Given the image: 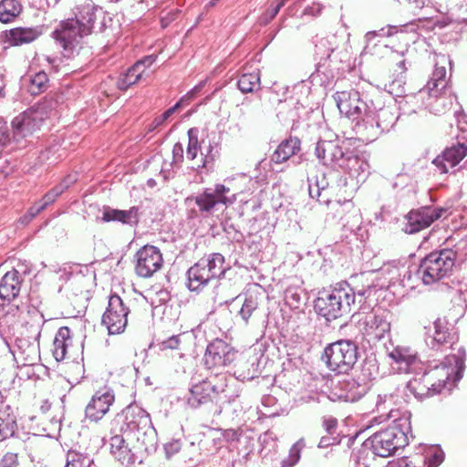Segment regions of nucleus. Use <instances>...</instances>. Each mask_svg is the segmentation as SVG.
I'll return each instance as SVG.
<instances>
[{
	"label": "nucleus",
	"mask_w": 467,
	"mask_h": 467,
	"mask_svg": "<svg viewBox=\"0 0 467 467\" xmlns=\"http://www.w3.org/2000/svg\"><path fill=\"white\" fill-rule=\"evenodd\" d=\"M98 12L101 15L100 10L92 5H84L78 8L75 18L61 22L53 32L65 57L74 56L81 48L84 37L91 33Z\"/></svg>",
	"instance_id": "f257e3e1"
},
{
	"label": "nucleus",
	"mask_w": 467,
	"mask_h": 467,
	"mask_svg": "<svg viewBox=\"0 0 467 467\" xmlns=\"http://www.w3.org/2000/svg\"><path fill=\"white\" fill-rule=\"evenodd\" d=\"M378 285L368 284L365 287L358 289L357 295L362 297H368L377 289ZM356 293L347 284H341L330 291H323L315 301L317 313L327 320L337 319L343 315L348 314L351 305L355 303Z\"/></svg>",
	"instance_id": "f03ea898"
},
{
	"label": "nucleus",
	"mask_w": 467,
	"mask_h": 467,
	"mask_svg": "<svg viewBox=\"0 0 467 467\" xmlns=\"http://www.w3.org/2000/svg\"><path fill=\"white\" fill-rule=\"evenodd\" d=\"M410 414L406 411L393 424L385 430L374 433L365 443V449H370L374 455L389 457L399 448L408 443V433L410 431Z\"/></svg>",
	"instance_id": "7ed1b4c3"
},
{
	"label": "nucleus",
	"mask_w": 467,
	"mask_h": 467,
	"mask_svg": "<svg viewBox=\"0 0 467 467\" xmlns=\"http://www.w3.org/2000/svg\"><path fill=\"white\" fill-rule=\"evenodd\" d=\"M397 119L393 106L379 107V102L376 104L371 100L361 120H358L353 129L363 140L373 141L384 132H389Z\"/></svg>",
	"instance_id": "20e7f679"
},
{
	"label": "nucleus",
	"mask_w": 467,
	"mask_h": 467,
	"mask_svg": "<svg viewBox=\"0 0 467 467\" xmlns=\"http://www.w3.org/2000/svg\"><path fill=\"white\" fill-rule=\"evenodd\" d=\"M457 254L451 249L434 251L420 262L418 274L425 285H431L452 275Z\"/></svg>",
	"instance_id": "39448f33"
},
{
	"label": "nucleus",
	"mask_w": 467,
	"mask_h": 467,
	"mask_svg": "<svg viewBox=\"0 0 467 467\" xmlns=\"http://www.w3.org/2000/svg\"><path fill=\"white\" fill-rule=\"evenodd\" d=\"M47 118L44 107L29 109L14 118L11 122L13 141L16 147L26 146L28 139L39 130Z\"/></svg>",
	"instance_id": "423d86ee"
},
{
	"label": "nucleus",
	"mask_w": 467,
	"mask_h": 467,
	"mask_svg": "<svg viewBox=\"0 0 467 467\" xmlns=\"http://www.w3.org/2000/svg\"><path fill=\"white\" fill-rule=\"evenodd\" d=\"M358 347L351 340H338L325 348L327 367L338 373L351 369L358 359Z\"/></svg>",
	"instance_id": "0eeeda50"
},
{
	"label": "nucleus",
	"mask_w": 467,
	"mask_h": 467,
	"mask_svg": "<svg viewBox=\"0 0 467 467\" xmlns=\"http://www.w3.org/2000/svg\"><path fill=\"white\" fill-rule=\"evenodd\" d=\"M462 366L463 360L460 357L449 355L440 366H435L424 373L427 381L432 382V390L440 393L449 380L453 379L455 381L462 378Z\"/></svg>",
	"instance_id": "6e6552de"
},
{
	"label": "nucleus",
	"mask_w": 467,
	"mask_h": 467,
	"mask_svg": "<svg viewBox=\"0 0 467 467\" xmlns=\"http://www.w3.org/2000/svg\"><path fill=\"white\" fill-rule=\"evenodd\" d=\"M333 98L339 112L355 123L361 120L369 104L364 101L359 92L355 89L337 91Z\"/></svg>",
	"instance_id": "1a4fd4ad"
},
{
	"label": "nucleus",
	"mask_w": 467,
	"mask_h": 467,
	"mask_svg": "<svg viewBox=\"0 0 467 467\" xmlns=\"http://www.w3.org/2000/svg\"><path fill=\"white\" fill-rule=\"evenodd\" d=\"M462 131L456 145L447 148L441 155L437 156L432 164L440 173H447L449 169L454 168L467 155V123L459 126Z\"/></svg>",
	"instance_id": "9d476101"
},
{
	"label": "nucleus",
	"mask_w": 467,
	"mask_h": 467,
	"mask_svg": "<svg viewBox=\"0 0 467 467\" xmlns=\"http://www.w3.org/2000/svg\"><path fill=\"white\" fill-rule=\"evenodd\" d=\"M129 312V308L125 306L119 296L113 295L109 297L107 310L102 316V324L110 335L124 332L128 323Z\"/></svg>",
	"instance_id": "9b49d317"
},
{
	"label": "nucleus",
	"mask_w": 467,
	"mask_h": 467,
	"mask_svg": "<svg viewBox=\"0 0 467 467\" xmlns=\"http://www.w3.org/2000/svg\"><path fill=\"white\" fill-rule=\"evenodd\" d=\"M163 264L161 251L153 245H145L136 254V274L144 278L153 275Z\"/></svg>",
	"instance_id": "f8f14e48"
},
{
	"label": "nucleus",
	"mask_w": 467,
	"mask_h": 467,
	"mask_svg": "<svg viewBox=\"0 0 467 467\" xmlns=\"http://www.w3.org/2000/svg\"><path fill=\"white\" fill-rule=\"evenodd\" d=\"M225 387V380L223 379H220L218 384H214L211 380H203L195 384L190 389L188 404L196 409L202 404L213 401L220 394L224 392Z\"/></svg>",
	"instance_id": "ddd939ff"
},
{
	"label": "nucleus",
	"mask_w": 467,
	"mask_h": 467,
	"mask_svg": "<svg viewBox=\"0 0 467 467\" xmlns=\"http://www.w3.org/2000/svg\"><path fill=\"white\" fill-rule=\"evenodd\" d=\"M442 213V209L432 206H423L419 209L411 210L405 216L407 221L404 226L405 233L412 234L429 227L434 221L441 216Z\"/></svg>",
	"instance_id": "4468645a"
},
{
	"label": "nucleus",
	"mask_w": 467,
	"mask_h": 467,
	"mask_svg": "<svg viewBox=\"0 0 467 467\" xmlns=\"http://www.w3.org/2000/svg\"><path fill=\"white\" fill-rule=\"evenodd\" d=\"M236 352L222 339L210 343L204 354V361L208 368H220L231 364L235 359Z\"/></svg>",
	"instance_id": "2eb2a0df"
},
{
	"label": "nucleus",
	"mask_w": 467,
	"mask_h": 467,
	"mask_svg": "<svg viewBox=\"0 0 467 467\" xmlns=\"http://www.w3.org/2000/svg\"><path fill=\"white\" fill-rule=\"evenodd\" d=\"M387 356L391 359V365L402 373H417L420 369V360L417 353L407 346H396L388 350Z\"/></svg>",
	"instance_id": "dca6fc26"
},
{
	"label": "nucleus",
	"mask_w": 467,
	"mask_h": 467,
	"mask_svg": "<svg viewBox=\"0 0 467 467\" xmlns=\"http://www.w3.org/2000/svg\"><path fill=\"white\" fill-rule=\"evenodd\" d=\"M114 401L115 395L110 389L95 392L85 408L86 420L98 423L109 412Z\"/></svg>",
	"instance_id": "f3484780"
},
{
	"label": "nucleus",
	"mask_w": 467,
	"mask_h": 467,
	"mask_svg": "<svg viewBox=\"0 0 467 467\" xmlns=\"http://www.w3.org/2000/svg\"><path fill=\"white\" fill-rule=\"evenodd\" d=\"M230 189L223 184H216L214 189L206 188L202 193L195 197V203L202 213L211 212L218 203L230 204L235 201V197L226 196Z\"/></svg>",
	"instance_id": "a211bd4d"
},
{
	"label": "nucleus",
	"mask_w": 467,
	"mask_h": 467,
	"mask_svg": "<svg viewBox=\"0 0 467 467\" xmlns=\"http://www.w3.org/2000/svg\"><path fill=\"white\" fill-rule=\"evenodd\" d=\"M391 314L383 309L373 311L365 318V332L374 339H381L390 331Z\"/></svg>",
	"instance_id": "6ab92c4d"
},
{
	"label": "nucleus",
	"mask_w": 467,
	"mask_h": 467,
	"mask_svg": "<svg viewBox=\"0 0 467 467\" xmlns=\"http://www.w3.org/2000/svg\"><path fill=\"white\" fill-rule=\"evenodd\" d=\"M338 167L348 171V174L357 180V182H364L369 173L368 163L348 148H346V152Z\"/></svg>",
	"instance_id": "aec40b11"
},
{
	"label": "nucleus",
	"mask_w": 467,
	"mask_h": 467,
	"mask_svg": "<svg viewBox=\"0 0 467 467\" xmlns=\"http://www.w3.org/2000/svg\"><path fill=\"white\" fill-rule=\"evenodd\" d=\"M316 155L324 165L337 166L343 158L346 149H343L337 141L320 140L316 146Z\"/></svg>",
	"instance_id": "412c9836"
},
{
	"label": "nucleus",
	"mask_w": 467,
	"mask_h": 467,
	"mask_svg": "<svg viewBox=\"0 0 467 467\" xmlns=\"http://www.w3.org/2000/svg\"><path fill=\"white\" fill-rule=\"evenodd\" d=\"M117 418L125 421L127 429L139 432H140V429L149 427L151 422L150 414L138 406H128L121 414L117 415Z\"/></svg>",
	"instance_id": "4be33fe9"
},
{
	"label": "nucleus",
	"mask_w": 467,
	"mask_h": 467,
	"mask_svg": "<svg viewBox=\"0 0 467 467\" xmlns=\"http://www.w3.org/2000/svg\"><path fill=\"white\" fill-rule=\"evenodd\" d=\"M433 333H427L426 344L432 349H439L446 344H452L453 335L445 319L438 318L433 323Z\"/></svg>",
	"instance_id": "5701e85b"
},
{
	"label": "nucleus",
	"mask_w": 467,
	"mask_h": 467,
	"mask_svg": "<svg viewBox=\"0 0 467 467\" xmlns=\"http://www.w3.org/2000/svg\"><path fill=\"white\" fill-rule=\"evenodd\" d=\"M262 286L254 285L246 290L242 306L239 310V316L244 323H247L259 306V301L264 296Z\"/></svg>",
	"instance_id": "b1692460"
},
{
	"label": "nucleus",
	"mask_w": 467,
	"mask_h": 467,
	"mask_svg": "<svg viewBox=\"0 0 467 467\" xmlns=\"http://www.w3.org/2000/svg\"><path fill=\"white\" fill-rule=\"evenodd\" d=\"M21 283L18 270L13 269L7 272L0 283V299L7 302L15 299L20 292Z\"/></svg>",
	"instance_id": "393cba45"
},
{
	"label": "nucleus",
	"mask_w": 467,
	"mask_h": 467,
	"mask_svg": "<svg viewBox=\"0 0 467 467\" xmlns=\"http://www.w3.org/2000/svg\"><path fill=\"white\" fill-rule=\"evenodd\" d=\"M188 275V288L191 291H197L208 284L213 279V275H210L204 261L202 259L192 265L187 272Z\"/></svg>",
	"instance_id": "a878e982"
},
{
	"label": "nucleus",
	"mask_w": 467,
	"mask_h": 467,
	"mask_svg": "<svg viewBox=\"0 0 467 467\" xmlns=\"http://www.w3.org/2000/svg\"><path fill=\"white\" fill-rule=\"evenodd\" d=\"M188 275V288L191 291H197L208 284L213 279V275H210L204 261L202 259L192 265L187 272Z\"/></svg>",
	"instance_id": "bb28decb"
},
{
	"label": "nucleus",
	"mask_w": 467,
	"mask_h": 467,
	"mask_svg": "<svg viewBox=\"0 0 467 467\" xmlns=\"http://www.w3.org/2000/svg\"><path fill=\"white\" fill-rule=\"evenodd\" d=\"M188 275V288L191 291H197L208 284L213 279V275H210L204 261L202 259L192 265L187 272Z\"/></svg>",
	"instance_id": "cd10ccee"
},
{
	"label": "nucleus",
	"mask_w": 467,
	"mask_h": 467,
	"mask_svg": "<svg viewBox=\"0 0 467 467\" xmlns=\"http://www.w3.org/2000/svg\"><path fill=\"white\" fill-rule=\"evenodd\" d=\"M446 86V67L444 66H439V62H437L431 79L424 88L419 90L417 96L420 99H424L425 93H431L432 91L437 95V92L443 91Z\"/></svg>",
	"instance_id": "c85d7f7f"
},
{
	"label": "nucleus",
	"mask_w": 467,
	"mask_h": 467,
	"mask_svg": "<svg viewBox=\"0 0 467 467\" xmlns=\"http://www.w3.org/2000/svg\"><path fill=\"white\" fill-rule=\"evenodd\" d=\"M338 384L342 392L337 395V398L347 402L358 400L368 391V387L365 384H360L354 379H346Z\"/></svg>",
	"instance_id": "c756f323"
},
{
	"label": "nucleus",
	"mask_w": 467,
	"mask_h": 467,
	"mask_svg": "<svg viewBox=\"0 0 467 467\" xmlns=\"http://www.w3.org/2000/svg\"><path fill=\"white\" fill-rule=\"evenodd\" d=\"M17 430L16 415L8 406L0 408V441L13 437Z\"/></svg>",
	"instance_id": "7c9ffc66"
},
{
	"label": "nucleus",
	"mask_w": 467,
	"mask_h": 467,
	"mask_svg": "<svg viewBox=\"0 0 467 467\" xmlns=\"http://www.w3.org/2000/svg\"><path fill=\"white\" fill-rule=\"evenodd\" d=\"M102 221L120 222L130 225L137 224L139 222L138 208L131 207L126 211L106 208L103 212Z\"/></svg>",
	"instance_id": "2f4dec72"
},
{
	"label": "nucleus",
	"mask_w": 467,
	"mask_h": 467,
	"mask_svg": "<svg viewBox=\"0 0 467 467\" xmlns=\"http://www.w3.org/2000/svg\"><path fill=\"white\" fill-rule=\"evenodd\" d=\"M72 344L71 331L67 327H60L53 342V356L57 361H62L66 358L67 348Z\"/></svg>",
	"instance_id": "473e14b6"
},
{
	"label": "nucleus",
	"mask_w": 467,
	"mask_h": 467,
	"mask_svg": "<svg viewBox=\"0 0 467 467\" xmlns=\"http://www.w3.org/2000/svg\"><path fill=\"white\" fill-rule=\"evenodd\" d=\"M422 99L425 107L437 115L444 113L451 105V99L446 97L445 89L441 92H437V95L434 91L425 93V98Z\"/></svg>",
	"instance_id": "72a5a7b5"
},
{
	"label": "nucleus",
	"mask_w": 467,
	"mask_h": 467,
	"mask_svg": "<svg viewBox=\"0 0 467 467\" xmlns=\"http://www.w3.org/2000/svg\"><path fill=\"white\" fill-rule=\"evenodd\" d=\"M299 150L300 140L296 138H289L278 145L271 157V161L275 163H283L294 156Z\"/></svg>",
	"instance_id": "f704fd0d"
},
{
	"label": "nucleus",
	"mask_w": 467,
	"mask_h": 467,
	"mask_svg": "<svg viewBox=\"0 0 467 467\" xmlns=\"http://www.w3.org/2000/svg\"><path fill=\"white\" fill-rule=\"evenodd\" d=\"M431 381H427L426 374L420 378H414L407 383V390L419 400H422L437 394L432 390Z\"/></svg>",
	"instance_id": "c9c22d12"
},
{
	"label": "nucleus",
	"mask_w": 467,
	"mask_h": 467,
	"mask_svg": "<svg viewBox=\"0 0 467 467\" xmlns=\"http://www.w3.org/2000/svg\"><path fill=\"white\" fill-rule=\"evenodd\" d=\"M39 36V32L34 28L16 27L9 31L8 41L12 46L28 44Z\"/></svg>",
	"instance_id": "e433bc0d"
},
{
	"label": "nucleus",
	"mask_w": 467,
	"mask_h": 467,
	"mask_svg": "<svg viewBox=\"0 0 467 467\" xmlns=\"http://www.w3.org/2000/svg\"><path fill=\"white\" fill-rule=\"evenodd\" d=\"M110 452L114 457L121 462H130L131 461V452L121 435H115L110 439Z\"/></svg>",
	"instance_id": "4c0bfd02"
},
{
	"label": "nucleus",
	"mask_w": 467,
	"mask_h": 467,
	"mask_svg": "<svg viewBox=\"0 0 467 467\" xmlns=\"http://www.w3.org/2000/svg\"><path fill=\"white\" fill-rule=\"evenodd\" d=\"M140 65L134 64L123 76L118 79L117 86L119 89L126 90L129 87L136 84L144 77L149 76V74L144 73V69H140Z\"/></svg>",
	"instance_id": "58836bf2"
},
{
	"label": "nucleus",
	"mask_w": 467,
	"mask_h": 467,
	"mask_svg": "<svg viewBox=\"0 0 467 467\" xmlns=\"http://www.w3.org/2000/svg\"><path fill=\"white\" fill-rule=\"evenodd\" d=\"M396 395L394 392L383 391L379 392L375 400V406L378 412H385L387 410H389V418L397 419L395 415V411L391 409V406L395 404Z\"/></svg>",
	"instance_id": "ea45409f"
},
{
	"label": "nucleus",
	"mask_w": 467,
	"mask_h": 467,
	"mask_svg": "<svg viewBox=\"0 0 467 467\" xmlns=\"http://www.w3.org/2000/svg\"><path fill=\"white\" fill-rule=\"evenodd\" d=\"M21 12V5L16 0H3L0 3V21L8 23Z\"/></svg>",
	"instance_id": "a19ab883"
},
{
	"label": "nucleus",
	"mask_w": 467,
	"mask_h": 467,
	"mask_svg": "<svg viewBox=\"0 0 467 467\" xmlns=\"http://www.w3.org/2000/svg\"><path fill=\"white\" fill-rule=\"evenodd\" d=\"M210 275H213V278H216L224 274V257L218 253L211 254L208 258H202Z\"/></svg>",
	"instance_id": "79ce46f5"
},
{
	"label": "nucleus",
	"mask_w": 467,
	"mask_h": 467,
	"mask_svg": "<svg viewBox=\"0 0 467 467\" xmlns=\"http://www.w3.org/2000/svg\"><path fill=\"white\" fill-rule=\"evenodd\" d=\"M238 88L243 93L254 92L260 88V76L258 72L244 73L238 80Z\"/></svg>",
	"instance_id": "37998d69"
},
{
	"label": "nucleus",
	"mask_w": 467,
	"mask_h": 467,
	"mask_svg": "<svg viewBox=\"0 0 467 467\" xmlns=\"http://www.w3.org/2000/svg\"><path fill=\"white\" fill-rule=\"evenodd\" d=\"M141 435L138 436V441L144 445L146 451H153L157 445V432L150 422L149 427L140 429Z\"/></svg>",
	"instance_id": "c03bdc74"
},
{
	"label": "nucleus",
	"mask_w": 467,
	"mask_h": 467,
	"mask_svg": "<svg viewBox=\"0 0 467 467\" xmlns=\"http://www.w3.org/2000/svg\"><path fill=\"white\" fill-rule=\"evenodd\" d=\"M91 460L88 455L76 451H69L67 453L65 467H89Z\"/></svg>",
	"instance_id": "a18cd8bd"
},
{
	"label": "nucleus",
	"mask_w": 467,
	"mask_h": 467,
	"mask_svg": "<svg viewBox=\"0 0 467 467\" xmlns=\"http://www.w3.org/2000/svg\"><path fill=\"white\" fill-rule=\"evenodd\" d=\"M305 442L303 439L297 441L290 449L286 459L283 460V467H292L300 459V451L304 448Z\"/></svg>",
	"instance_id": "49530a36"
},
{
	"label": "nucleus",
	"mask_w": 467,
	"mask_h": 467,
	"mask_svg": "<svg viewBox=\"0 0 467 467\" xmlns=\"http://www.w3.org/2000/svg\"><path fill=\"white\" fill-rule=\"evenodd\" d=\"M188 137H189V142H188V147H187V150H186V157L189 160L193 161L197 157L198 150H199L197 130L190 129L188 130Z\"/></svg>",
	"instance_id": "de8ad7c7"
},
{
	"label": "nucleus",
	"mask_w": 467,
	"mask_h": 467,
	"mask_svg": "<svg viewBox=\"0 0 467 467\" xmlns=\"http://www.w3.org/2000/svg\"><path fill=\"white\" fill-rule=\"evenodd\" d=\"M17 347L21 349V352L26 356V359L27 361H34L37 357L38 348L36 344H27L26 340L18 339Z\"/></svg>",
	"instance_id": "09e8293b"
},
{
	"label": "nucleus",
	"mask_w": 467,
	"mask_h": 467,
	"mask_svg": "<svg viewBox=\"0 0 467 467\" xmlns=\"http://www.w3.org/2000/svg\"><path fill=\"white\" fill-rule=\"evenodd\" d=\"M47 82V76L44 72H39L36 74L30 79L29 91L32 94H38L43 91L46 84Z\"/></svg>",
	"instance_id": "8fccbe9b"
},
{
	"label": "nucleus",
	"mask_w": 467,
	"mask_h": 467,
	"mask_svg": "<svg viewBox=\"0 0 467 467\" xmlns=\"http://www.w3.org/2000/svg\"><path fill=\"white\" fill-rule=\"evenodd\" d=\"M65 186H56L52 190H50L39 202L41 204H45V208L47 207L50 203L55 202V200L64 192Z\"/></svg>",
	"instance_id": "3c124183"
},
{
	"label": "nucleus",
	"mask_w": 467,
	"mask_h": 467,
	"mask_svg": "<svg viewBox=\"0 0 467 467\" xmlns=\"http://www.w3.org/2000/svg\"><path fill=\"white\" fill-rule=\"evenodd\" d=\"M65 186H56L52 190H50L39 202L41 204H45V208L47 207L50 203L55 202V200L64 192Z\"/></svg>",
	"instance_id": "603ef678"
},
{
	"label": "nucleus",
	"mask_w": 467,
	"mask_h": 467,
	"mask_svg": "<svg viewBox=\"0 0 467 467\" xmlns=\"http://www.w3.org/2000/svg\"><path fill=\"white\" fill-rule=\"evenodd\" d=\"M181 344V335H174L159 342L158 346L161 351L167 349H178Z\"/></svg>",
	"instance_id": "864d4df0"
},
{
	"label": "nucleus",
	"mask_w": 467,
	"mask_h": 467,
	"mask_svg": "<svg viewBox=\"0 0 467 467\" xmlns=\"http://www.w3.org/2000/svg\"><path fill=\"white\" fill-rule=\"evenodd\" d=\"M45 209V204H41L39 202L35 203L32 207H30L27 213L20 219L21 223L24 224L28 223L33 218H35Z\"/></svg>",
	"instance_id": "5fc2aeb1"
},
{
	"label": "nucleus",
	"mask_w": 467,
	"mask_h": 467,
	"mask_svg": "<svg viewBox=\"0 0 467 467\" xmlns=\"http://www.w3.org/2000/svg\"><path fill=\"white\" fill-rule=\"evenodd\" d=\"M14 143L13 132L10 133L6 125L0 126V151L7 145Z\"/></svg>",
	"instance_id": "6e6d98bb"
},
{
	"label": "nucleus",
	"mask_w": 467,
	"mask_h": 467,
	"mask_svg": "<svg viewBox=\"0 0 467 467\" xmlns=\"http://www.w3.org/2000/svg\"><path fill=\"white\" fill-rule=\"evenodd\" d=\"M18 458L16 453L6 452L0 458V467H17Z\"/></svg>",
	"instance_id": "4d7b16f0"
},
{
	"label": "nucleus",
	"mask_w": 467,
	"mask_h": 467,
	"mask_svg": "<svg viewBox=\"0 0 467 467\" xmlns=\"http://www.w3.org/2000/svg\"><path fill=\"white\" fill-rule=\"evenodd\" d=\"M184 98L182 99L179 102H177L173 107L170 108L169 109H167L161 117L160 119H156L155 121H156V124L157 125H160L161 124L163 121H165L166 119H168L175 111L176 109L181 106V104L182 103Z\"/></svg>",
	"instance_id": "13d9d810"
},
{
	"label": "nucleus",
	"mask_w": 467,
	"mask_h": 467,
	"mask_svg": "<svg viewBox=\"0 0 467 467\" xmlns=\"http://www.w3.org/2000/svg\"><path fill=\"white\" fill-rule=\"evenodd\" d=\"M323 426L328 434L333 435L337 430V420L332 417L325 418L323 420Z\"/></svg>",
	"instance_id": "bf43d9fd"
},
{
	"label": "nucleus",
	"mask_w": 467,
	"mask_h": 467,
	"mask_svg": "<svg viewBox=\"0 0 467 467\" xmlns=\"http://www.w3.org/2000/svg\"><path fill=\"white\" fill-rule=\"evenodd\" d=\"M156 58L157 56L155 55L147 56L141 60L137 61L135 65H140V69H144V73L149 74L147 68L155 62Z\"/></svg>",
	"instance_id": "052dcab7"
},
{
	"label": "nucleus",
	"mask_w": 467,
	"mask_h": 467,
	"mask_svg": "<svg viewBox=\"0 0 467 467\" xmlns=\"http://www.w3.org/2000/svg\"><path fill=\"white\" fill-rule=\"evenodd\" d=\"M172 158L174 163H181L183 160V147L182 143H176L172 149Z\"/></svg>",
	"instance_id": "680f3d73"
},
{
	"label": "nucleus",
	"mask_w": 467,
	"mask_h": 467,
	"mask_svg": "<svg viewBox=\"0 0 467 467\" xmlns=\"http://www.w3.org/2000/svg\"><path fill=\"white\" fill-rule=\"evenodd\" d=\"M314 184H316L317 192L318 191L326 192L329 186V182L325 174H321L320 177H318V176L316 177Z\"/></svg>",
	"instance_id": "e2e57ef3"
},
{
	"label": "nucleus",
	"mask_w": 467,
	"mask_h": 467,
	"mask_svg": "<svg viewBox=\"0 0 467 467\" xmlns=\"http://www.w3.org/2000/svg\"><path fill=\"white\" fill-rule=\"evenodd\" d=\"M301 296L297 292L294 291L293 289H287L285 291V300L293 305V304H299L301 302Z\"/></svg>",
	"instance_id": "0e129e2a"
},
{
	"label": "nucleus",
	"mask_w": 467,
	"mask_h": 467,
	"mask_svg": "<svg viewBox=\"0 0 467 467\" xmlns=\"http://www.w3.org/2000/svg\"><path fill=\"white\" fill-rule=\"evenodd\" d=\"M381 272L390 275L389 281L396 280L397 276L399 275V268L397 267V265H385L384 267L381 268Z\"/></svg>",
	"instance_id": "69168bd1"
},
{
	"label": "nucleus",
	"mask_w": 467,
	"mask_h": 467,
	"mask_svg": "<svg viewBox=\"0 0 467 467\" xmlns=\"http://www.w3.org/2000/svg\"><path fill=\"white\" fill-rule=\"evenodd\" d=\"M402 5H408L412 10H420L425 5V0H398Z\"/></svg>",
	"instance_id": "338daca9"
},
{
	"label": "nucleus",
	"mask_w": 467,
	"mask_h": 467,
	"mask_svg": "<svg viewBox=\"0 0 467 467\" xmlns=\"http://www.w3.org/2000/svg\"><path fill=\"white\" fill-rule=\"evenodd\" d=\"M291 105H294L295 109L289 112V118L292 120H295L296 118H298L297 109L299 108H301L302 106L300 105V103L298 101H295L294 99L285 100L284 102V107L285 106H291Z\"/></svg>",
	"instance_id": "774afa93"
}]
</instances>
